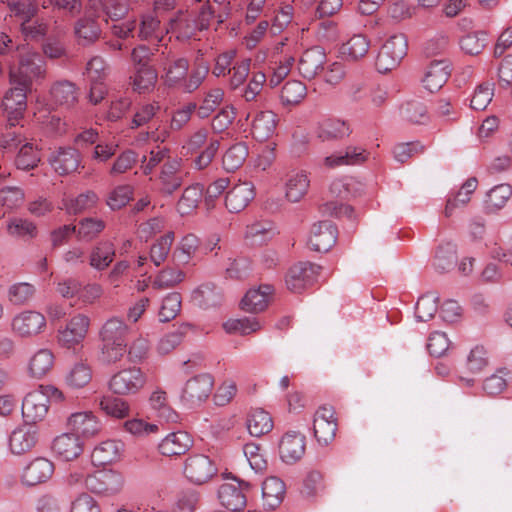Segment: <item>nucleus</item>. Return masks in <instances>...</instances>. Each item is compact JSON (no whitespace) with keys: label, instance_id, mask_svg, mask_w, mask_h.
Here are the masks:
<instances>
[{"label":"nucleus","instance_id":"24","mask_svg":"<svg viewBox=\"0 0 512 512\" xmlns=\"http://www.w3.org/2000/svg\"><path fill=\"white\" fill-rule=\"evenodd\" d=\"M310 178L304 170H294L286 175L285 197L292 203L301 201L308 193Z\"/></svg>","mask_w":512,"mask_h":512},{"label":"nucleus","instance_id":"36","mask_svg":"<svg viewBox=\"0 0 512 512\" xmlns=\"http://www.w3.org/2000/svg\"><path fill=\"white\" fill-rule=\"evenodd\" d=\"M170 27L176 37L181 40H188L196 35L198 31H202L196 20V17L188 12L179 11L177 15L171 19Z\"/></svg>","mask_w":512,"mask_h":512},{"label":"nucleus","instance_id":"39","mask_svg":"<svg viewBox=\"0 0 512 512\" xmlns=\"http://www.w3.org/2000/svg\"><path fill=\"white\" fill-rule=\"evenodd\" d=\"M367 159L366 151L360 147H347L345 151L337 152L325 157L324 165L328 168H337L344 165L363 163Z\"/></svg>","mask_w":512,"mask_h":512},{"label":"nucleus","instance_id":"38","mask_svg":"<svg viewBox=\"0 0 512 512\" xmlns=\"http://www.w3.org/2000/svg\"><path fill=\"white\" fill-rule=\"evenodd\" d=\"M351 133L347 122L337 118H327L318 125L317 136L322 141L339 140L348 137Z\"/></svg>","mask_w":512,"mask_h":512},{"label":"nucleus","instance_id":"25","mask_svg":"<svg viewBox=\"0 0 512 512\" xmlns=\"http://www.w3.org/2000/svg\"><path fill=\"white\" fill-rule=\"evenodd\" d=\"M130 327L117 316L108 318L99 330V339L102 343H127Z\"/></svg>","mask_w":512,"mask_h":512},{"label":"nucleus","instance_id":"8","mask_svg":"<svg viewBox=\"0 0 512 512\" xmlns=\"http://www.w3.org/2000/svg\"><path fill=\"white\" fill-rule=\"evenodd\" d=\"M10 89L5 93L2 105L11 126L17 125L27 109V92L31 87L18 83H10Z\"/></svg>","mask_w":512,"mask_h":512},{"label":"nucleus","instance_id":"43","mask_svg":"<svg viewBox=\"0 0 512 512\" xmlns=\"http://www.w3.org/2000/svg\"><path fill=\"white\" fill-rule=\"evenodd\" d=\"M115 256V248L112 242L102 241L95 245L90 253L89 264L96 270L106 269Z\"/></svg>","mask_w":512,"mask_h":512},{"label":"nucleus","instance_id":"50","mask_svg":"<svg viewBox=\"0 0 512 512\" xmlns=\"http://www.w3.org/2000/svg\"><path fill=\"white\" fill-rule=\"evenodd\" d=\"M105 226V222L102 219L84 218L76 226L77 238L80 241H92L105 229Z\"/></svg>","mask_w":512,"mask_h":512},{"label":"nucleus","instance_id":"64","mask_svg":"<svg viewBox=\"0 0 512 512\" xmlns=\"http://www.w3.org/2000/svg\"><path fill=\"white\" fill-rule=\"evenodd\" d=\"M181 310V295L177 292L167 294L159 309V320L169 322L173 320Z\"/></svg>","mask_w":512,"mask_h":512},{"label":"nucleus","instance_id":"56","mask_svg":"<svg viewBox=\"0 0 512 512\" xmlns=\"http://www.w3.org/2000/svg\"><path fill=\"white\" fill-rule=\"evenodd\" d=\"M40 162V153L32 143L21 145L15 158V165L21 170H31L37 167Z\"/></svg>","mask_w":512,"mask_h":512},{"label":"nucleus","instance_id":"34","mask_svg":"<svg viewBox=\"0 0 512 512\" xmlns=\"http://www.w3.org/2000/svg\"><path fill=\"white\" fill-rule=\"evenodd\" d=\"M512 196V186L501 183L492 187L485 195L483 207L486 213H497L505 207Z\"/></svg>","mask_w":512,"mask_h":512},{"label":"nucleus","instance_id":"57","mask_svg":"<svg viewBox=\"0 0 512 512\" xmlns=\"http://www.w3.org/2000/svg\"><path fill=\"white\" fill-rule=\"evenodd\" d=\"M6 3L10 15L22 22L30 21L38 12L37 4L33 0H7Z\"/></svg>","mask_w":512,"mask_h":512},{"label":"nucleus","instance_id":"62","mask_svg":"<svg viewBox=\"0 0 512 512\" xmlns=\"http://www.w3.org/2000/svg\"><path fill=\"white\" fill-rule=\"evenodd\" d=\"M261 324L256 318L230 319L223 324V328L227 333H239L241 335H249L261 329Z\"/></svg>","mask_w":512,"mask_h":512},{"label":"nucleus","instance_id":"41","mask_svg":"<svg viewBox=\"0 0 512 512\" xmlns=\"http://www.w3.org/2000/svg\"><path fill=\"white\" fill-rule=\"evenodd\" d=\"M370 49V40L363 34L353 35L340 49L342 56L349 61L365 57Z\"/></svg>","mask_w":512,"mask_h":512},{"label":"nucleus","instance_id":"16","mask_svg":"<svg viewBox=\"0 0 512 512\" xmlns=\"http://www.w3.org/2000/svg\"><path fill=\"white\" fill-rule=\"evenodd\" d=\"M66 424L72 433L85 438L95 437L102 429L101 422L91 411L72 413Z\"/></svg>","mask_w":512,"mask_h":512},{"label":"nucleus","instance_id":"15","mask_svg":"<svg viewBox=\"0 0 512 512\" xmlns=\"http://www.w3.org/2000/svg\"><path fill=\"white\" fill-rule=\"evenodd\" d=\"M255 186L249 181H239L225 196V206L231 213L243 211L255 198Z\"/></svg>","mask_w":512,"mask_h":512},{"label":"nucleus","instance_id":"37","mask_svg":"<svg viewBox=\"0 0 512 512\" xmlns=\"http://www.w3.org/2000/svg\"><path fill=\"white\" fill-rule=\"evenodd\" d=\"M246 427L251 436L261 437L273 429V420L264 409L254 408L247 414Z\"/></svg>","mask_w":512,"mask_h":512},{"label":"nucleus","instance_id":"10","mask_svg":"<svg viewBox=\"0 0 512 512\" xmlns=\"http://www.w3.org/2000/svg\"><path fill=\"white\" fill-rule=\"evenodd\" d=\"M214 378L208 373H202L190 378L183 388L181 399L190 406L205 402L212 393Z\"/></svg>","mask_w":512,"mask_h":512},{"label":"nucleus","instance_id":"28","mask_svg":"<svg viewBox=\"0 0 512 512\" xmlns=\"http://www.w3.org/2000/svg\"><path fill=\"white\" fill-rule=\"evenodd\" d=\"M283 461L287 463L299 460L305 452V437L299 432L291 431L283 435L279 443Z\"/></svg>","mask_w":512,"mask_h":512},{"label":"nucleus","instance_id":"4","mask_svg":"<svg viewBox=\"0 0 512 512\" xmlns=\"http://www.w3.org/2000/svg\"><path fill=\"white\" fill-rule=\"evenodd\" d=\"M147 382L146 374L138 367L119 370L109 380V389L116 395L127 396L137 394Z\"/></svg>","mask_w":512,"mask_h":512},{"label":"nucleus","instance_id":"33","mask_svg":"<svg viewBox=\"0 0 512 512\" xmlns=\"http://www.w3.org/2000/svg\"><path fill=\"white\" fill-rule=\"evenodd\" d=\"M285 493L286 487L280 478L275 476L266 478L262 484L264 507L274 510L282 503Z\"/></svg>","mask_w":512,"mask_h":512},{"label":"nucleus","instance_id":"23","mask_svg":"<svg viewBox=\"0 0 512 512\" xmlns=\"http://www.w3.org/2000/svg\"><path fill=\"white\" fill-rule=\"evenodd\" d=\"M54 472V464L44 457L32 460L23 470L22 482L34 486L47 481Z\"/></svg>","mask_w":512,"mask_h":512},{"label":"nucleus","instance_id":"59","mask_svg":"<svg viewBox=\"0 0 512 512\" xmlns=\"http://www.w3.org/2000/svg\"><path fill=\"white\" fill-rule=\"evenodd\" d=\"M509 376L510 372L508 369H498L494 374L484 380L483 390L490 396L501 394L507 388Z\"/></svg>","mask_w":512,"mask_h":512},{"label":"nucleus","instance_id":"58","mask_svg":"<svg viewBox=\"0 0 512 512\" xmlns=\"http://www.w3.org/2000/svg\"><path fill=\"white\" fill-rule=\"evenodd\" d=\"M123 430L136 438H144L150 434L159 432V427L156 424L148 423L142 418H131L123 423Z\"/></svg>","mask_w":512,"mask_h":512},{"label":"nucleus","instance_id":"51","mask_svg":"<svg viewBox=\"0 0 512 512\" xmlns=\"http://www.w3.org/2000/svg\"><path fill=\"white\" fill-rule=\"evenodd\" d=\"M199 246V239L188 234L184 236L173 251V259L179 264H187L195 255Z\"/></svg>","mask_w":512,"mask_h":512},{"label":"nucleus","instance_id":"30","mask_svg":"<svg viewBox=\"0 0 512 512\" xmlns=\"http://www.w3.org/2000/svg\"><path fill=\"white\" fill-rule=\"evenodd\" d=\"M53 169L60 175L75 172L80 165V153L74 148H60L50 157Z\"/></svg>","mask_w":512,"mask_h":512},{"label":"nucleus","instance_id":"27","mask_svg":"<svg viewBox=\"0 0 512 512\" xmlns=\"http://www.w3.org/2000/svg\"><path fill=\"white\" fill-rule=\"evenodd\" d=\"M326 54L320 47L306 50L299 60V71L304 78L313 79L324 70Z\"/></svg>","mask_w":512,"mask_h":512},{"label":"nucleus","instance_id":"26","mask_svg":"<svg viewBox=\"0 0 512 512\" xmlns=\"http://www.w3.org/2000/svg\"><path fill=\"white\" fill-rule=\"evenodd\" d=\"M273 293L274 287L270 284H262L256 289H250L241 301L242 310L247 313L264 311Z\"/></svg>","mask_w":512,"mask_h":512},{"label":"nucleus","instance_id":"54","mask_svg":"<svg viewBox=\"0 0 512 512\" xmlns=\"http://www.w3.org/2000/svg\"><path fill=\"white\" fill-rule=\"evenodd\" d=\"M150 405L158 415L167 422H176L177 413L168 405L167 394L162 390L154 391L150 396Z\"/></svg>","mask_w":512,"mask_h":512},{"label":"nucleus","instance_id":"31","mask_svg":"<svg viewBox=\"0 0 512 512\" xmlns=\"http://www.w3.org/2000/svg\"><path fill=\"white\" fill-rule=\"evenodd\" d=\"M158 73L154 67H137L129 77L131 89L138 94L151 93L157 84Z\"/></svg>","mask_w":512,"mask_h":512},{"label":"nucleus","instance_id":"13","mask_svg":"<svg viewBox=\"0 0 512 512\" xmlns=\"http://www.w3.org/2000/svg\"><path fill=\"white\" fill-rule=\"evenodd\" d=\"M217 473L214 462L204 454L189 456L184 463L185 476L195 484L209 481Z\"/></svg>","mask_w":512,"mask_h":512},{"label":"nucleus","instance_id":"1","mask_svg":"<svg viewBox=\"0 0 512 512\" xmlns=\"http://www.w3.org/2000/svg\"><path fill=\"white\" fill-rule=\"evenodd\" d=\"M19 66L9 72V83H18L31 87L34 80L44 79L46 75L45 61L39 53L28 45L17 47Z\"/></svg>","mask_w":512,"mask_h":512},{"label":"nucleus","instance_id":"29","mask_svg":"<svg viewBox=\"0 0 512 512\" xmlns=\"http://www.w3.org/2000/svg\"><path fill=\"white\" fill-rule=\"evenodd\" d=\"M38 442L36 430L31 427H18L9 437V449L14 455H24L33 450Z\"/></svg>","mask_w":512,"mask_h":512},{"label":"nucleus","instance_id":"60","mask_svg":"<svg viewBox=\"0 0 512 512\" xmlns=\"http://www.w3.org/2000/svg\"><path fill=\"white\" fill-rule=\"evenodd\" d=\"M184 277L185 275L180 269L167 267L157 274L152 286L157 290L169 289L182 282Z\"/></svg>","mask_w":512,"mask_h":512},{"label":"nucleus","instance_id":"45","mask_svg":"<svg viewBox=\"0 0 512 512\" xmlns=\"http://www.w3.org/2000/svg\"><path fill=\"white\" fill-rule=\"evenodd\" d=\"M248 157V147L245 143L239 142L230 146L222 157L223 168L228 172L239 169Z\"/></svg>","mask_w":512,"mask_h":512},{"label":"nucleus","instance_id":"21","mask_svg":"<svg viewBox=\"0 0 512 512\" xmlns=\"http://www.w3.org/2000/svg\"><path fill=\"white\" fill-rule=\"evenodd\" d=\"M125 444L119 439H108L100 442L92 451V461L97 465H108L119 462L124 454Z\"/></svg>","mask_w":512,"mask_h":512},{"label":"nucleus","instance_id":"7","mask_svg":"<svg viewBox=\"0 0 512 512\" xmlns=\"http://www.w3.org/2000/svg\"><path fill=\"white\" fill-rule=\"evenodd\" d=\"M320 267L310 262L293 264L285 274V285L288 290L300 293L312 286L317 280Z\"/></svg>","mask_w":512,"mask_h":512},{"label":"nucleus","instance_id":"44","mask_svg":"<svg viewBox=\"0 0 512 512\" xmlns=\"http://www.w3.org/2000/svg\"><path fill=\"white\" fill-rule=\"evenodd\" d=\"M54 365V355L51 350L43 348L33 354L28 364V371L32 377L45 376Z\"/></svg>","mask_w":512,"mask_h":512},{"label":"nucleus","instance_id":"2","mask_svg":"<svg viewBox=\"0 0 512 512\" xmlns=\"http://www.w3.org/2000/svg\"><path fill=\"white\" fill-rule=\"evenodd\" d=\"M408 43L405 35L390 36L381 46L377 58L376 69L380 73H387L399 66L407 54Z\"/></svg>","mask_w":512,"mask_h":512},{"label":"nucleus","instance_id":"11","mask_svg":"<svg viewBox=\"0 0 512 512\" xmlns=\"http://www.w3.org/2000/svg\"><path fill=\"white\" fill-rule=\"evenodd\" d=\"M337 426V418L332 406H321L316 410L313 419V431L320 445L326 446L335 439Z\"/></svg>","mask_w":512,"mask_h":512},{"label":"nucleus","instance_id":"42","mask_svg":"<svg viewBox=\"0 0 512 512\" xmlns=\"http://www.w3.org/2000/svg\"><path fill=\"white\" fill-rule=\"evenodd\" d=\"M164 29L161 22L153 13H144L140 16L138 37L142 41H161Z\"/></svg>","mask_w":512,"mask_h":512},{"label":"nucleus","instance_id":"3","mask_svg":"<svg viewBox=\"0 0 512 512\" xmlns=\"http://www.w3.org/2000/svg\"><path fill=\"white\" fill-rule=\"evenodd\" d=\"M124 476L113 469L97 470L85 477V487L92 493L111 496L124 487Z\"/></svg>","mask_w":512,"mask_h":512},{"label":"nucleus","instance_id":"61","mask_svg":"<svg viewBox=\"0 0 512 512\" xmlns=\"http://www.w3.org/2000/svg\"><path fill=\"white\" fill-rule=\"evenodd\" d=\"M91 379L92 371L90 367L84 363H77L66 375L65 382L69 387L79 389L87 385Z\"/></svg>","mask_w":512,"mask_h":512},{"label":"nucleus","instance_id":"17","mask_svg":"<svg viewBox=\"0 0 512 512\" xmlns=\"http://www.w3.org/2000/svg\"><path fill=\"white\" fill-rule=\"evenodd\" d=\"M194 444L193 438L185 431L167 434L158 444V451L164 457H178L188 452Z\"/></svg>","mask_w":512,"mask_h":512},{"label":"nucleus","instance_id":"63","mask_svg":"<svg viewBox=\"0 0 512 512\" xmlns=\"http://www.w3.org/2000/svg\"><path fill=\"white\" fill-rule=\"evenodd\" d=\"M7 232L12 237L34 238L37 235V226L30 220L12 218L7 223Z\"/></svg>","mask_w":512,"mask_h":512},{"label":"nucleus","instance_id":"46","mask_svg":"<svg viewBox=\"0 0 512 512\" xmlns=\"http://www.w3.org/2000/svg\"><path fill=\"white\" fill-rule=\"evenodd\" d=\"M194 327L190 323H182L172 332L165 334L157 344L158 353L165 355L173 351L183 340V337Z\"/></svg>","mask_w":512,"mask_h":512},{"label":"nucleus","instance_id":"55","mask_svg":"<svg viewBox=\"0 0 512 512\" xmlns=\"http://www.w3.org/2000/svg\"><path fill=\"white\" fill-rule=\"evenodd\" d=\"M24 202V192L18 187H5L0 190V210L2 216L19 208Z\"/></svg>","mask_w":512,"mask_h":512},{"label":"nucleus","instance_id":"12","mask_svg":"<svg viewBox=\"0 0 512 512\" xmlns=\"http://www.w3.org/2000/svg\"><path fill=\"white\" fill-rule=\"evenodd\" d=\"M250 488V484L245 481H238L233 478L231 482H225L218 489V498L221 504L228 510L237 512L246 506L245 492Z\"/></svg>","mask_w":512,"mask_h":512},{"label":"nucleus","instance_id":"49","mask_svg":"<svg viewBox=\"0 0 512 512\" xmlns=\"http://www.w3.org/2000/svg\"><path fill=\"white\" fill-rule=\"evenodd\" d=\"M189 64L185 58H178L165 67L164 81L170 87L182 86L188 73Z\"/></svg>","mask_w":512,"mask_h":512},{"label":"nucleus","instance_id":"35","mask_svg":"<svg viewBox=\"0 0 512 512\" xmlns=\"http://www.w3.org/2000/svg\"><path fill=\"white\" fill-rule=\"evenodd\" d=\"M277 116L272 111H262L256 114L252 121L251 133L262 142L271 138L276 130Z\"/></svg>","mask_w":512,"mask_h":512},{"label":"nucleus","instance_id":"9","mask_svg":"<svg viewBox=\"0 0 512 512\" xmlns=\"http://www.w3.org/2000/svg\"><path fill=\"white\" fill-rule=\"evenodd\" d=\"M47 326L44 314L35 310H24L17 313L11 320L12 332L23 338H31L41 334Z\"/></svg>","mask_w":512,"mask_h":512},{"label":"nucleus","instance_id":"5","mask_svg":"<svg viewBox=\"0 0 512 512\" xmlns=\"http://www.w3.org/2000/svg\"><path fill=\"white\" fill-rule=\"evenodd\" d=\"M91 319L84 313L72 316L63 328L57 332V342L61 347L71 349L80 345L86 338Z\"/></svg>","mask_w":512,"mask_h":512},{"label":"nucleus","instance_id":"32","mask_svg":"<svg viewBox=\"0 0 512 512\" xmlns=\"http://www.w3.org/2000/svg\"><path fill=\"white\" fill-rule=\"evenodd\" d=\"M101 28L97 20L81 16L74 24V35L81 46H90L101 37Z\"/></svg>","mask_w":512,"mask_h":512},{"label":"nucleus","instance_id":"6","mask_svg":"<svg viewBox=\"0 0 512 512\" xmlns=\"http://www.w3.org/2000/svg\"><path fill=\"white\" fill-rule=\"evenodd\" d=\"M182 159L178 157L168 158L161 166L157 187L162 195L171 196L183 184L186 172L182 168Z\"/></svg>","mask_w":512,"mask_h":512},{"label":"nucleus","instance_id":"47","mask_svg":"<svg viewBox=\"0 0 512 512\" xmlns=\"http://www.w3.org/2000/svg\"><path fill=\"white\" fill-rule=\"evenodd\" d=\"M203 196V186L199 183L186 187L177 203V210L181 215L190 214Z\"/></svg>","mask_w":512,"mask_h":512},{"label":"nucleus","instance_id":"52","mask_svg":"<svg viewBox=\"0 0 512 512\" xmlns=\"http://www.w3.org/2000/svg\"><path fill=\"white\" fill-rule=\"evenodd\" d=\"M306 94L307 89L303 82L290 80L282 87L280 99L283 105H297L305 98Z\"/></svg>","mask_w":512,"mask_h":512},{"label":"nucleus","instance_id":"20","mask_svg":"<svg viewBox=\"0 0 512 512\" xmlns=\"http://www.w3.org/2000/svg\"><path fill=\"white\" fill-rule=\"evenodd\" d=\"M49 95L51 105L70 109L78 102L79 89L69 80H59L51 85Z\"/></svg>","mask_w":512,"mask_h":512},{"label":"nucleus","instance_id":"40","mask_svg":"<svg viewBox=\"0 0 512 512\" xmlns=\"http://www.w3.org/2000/svg\"><path fill=\"white\" fill-rule=\"evenodd\" d=\"M99 201L98 195L93 191H86L74 198H64L62 200V209L67 214L77 215L96 207Z\"/></svg>","mask_w":512,"mask_h":512},{"label":"nucleus","instance_id":"14","mask_svg":"<svg viewBox=\"0 0 512 512\" xmlns=\"http://www.w3.org/2000/svg\"><path fill=\"white\" fill-rule=\"evenodd\" d=\"M49 409L45 394L38 388L29 392L22 401V416L25 422L35 424L42 421Z\"/></svg>","mask_w":512,"mask_h":512},{"label":"nucleus","instance_id":"53","mask_svg":"<svg viewBox=\"0 0 512 512\" xmlns=\"http://www.w3.org/2000/svg\"><path fill=\"white\" fill-rule=\"evenodd\" d=\"M99 405L105 414L113 418L123 419L130 413V405L122 398L105 396L100 400Z\"/></svg>","mask_w":512,"mask_h":512},{"label":"nucleus","instance_id":"48","mask_svg":"<svg viewBox=\"0 0 512 512\" xmlns=\"http://www.w3.org/2000/svg\"><path fill=\"white\" fill-rule=\"evenodd\" d=\"M175 240L173 231H168L160 236L150 248V260L156 265L163 264L171 250V246Z\"/></svg>","mask_w":512,"mask_h":512},{"label":"nucleus","instance_id":"19","mask_svg":"<svg viewBox=\"0 0 512 512\" xmlns=\"http://www.w3.org/2000/svg\"><path fill=\"white\" fill-rule=\"evenodd\" d=\"M336 240L337 228L329 221H322L313 225L308 245L316 252H327Z\"/></svg>","mask_w":512,"mask_h":512},{"label":"nucleus","instance_id":"18","mask_svg":"<svg viewBox=\"0 0 512 512\" xmlns=\"http://www.w3.org/2000/svg\"><path fill=\"white\" fill-rule=\"evenodd\" d=\"M451 74V66L447 60L432 61L425 69L421 83L424 89L434 93L439 91Z\"/></svg>","mask_w":512,"mask_h":512},{"label":"nucleus","instance_id":"22","mask_svg":"<svg viewBox=\"0 0 512 512\" xmlns=\"http://www.w3.org/2000/svg\"><path fill=\"white\" fill-rule=\"evenodd\" d=\"M52 449L58 458L72 461L82 454L84 444L78 435L63 433L54 439Z\"/></svg>","mask_w":512,"mask_h":512}]
</instances>
